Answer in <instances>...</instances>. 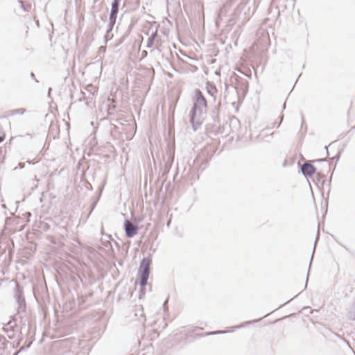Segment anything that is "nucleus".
Returning <instances> with one entry per match:
<instances>
[{"label":"nucleus","mask_w":355,"mask_h":355,"mask_svg":"<svg viewBox=\"0 0 355 355\" xmlns=\"http://www.w3.org/2000/svg\"><path fill=\"white\" fill-rule=\"evenodd\" d=\"M193 105L190 111V123L193 130L196 131L202 125L207 113V101L202 92L197 89L193 96Z\"/></svg>","instance_id":"obj_1"},{"label":"nucleus","mask_w":355,"mask_h":355,"mask_svg":"<svg viewBox=\"0 0 355 355\" xmlns=\"http://www.w3.org/2000/svg\"><path fill=\"white\" fill-rule=\"evenodd\" d=\"M151 260L149 259H144L141 261V268L143 270L140 275V284L141 286H144L147 284V281L150 273V265Z\"/></svg>","instance_id":"obj_2"},{"label":"nucleus","mask_w":355,"mask_h":355,"mask_svg":"<svg viewBox=\"0 0 355 355\" xmlns=\"http://www.w3.org/2000/svg\"><path fill=\"white\" fill-rule=\"evenodd\" d=\"M121 0H113L111 5V10L109 16V21H110V26H114L116 21L117 14L119 12V8Z\"/></svg>","instance_id":"obj_3"},{"label":"nucleus","mask_w":355,"mask_h":355,"mask_svg":"<svg viewBox=\"0 0 355 355\" xmlns=\"http://www.w3.org/2000/svg\"><path fill=\"white\" fill-rule=\"evenodd\" d=\"M124 230L126 236L131 238L137 233L138 227L128 220H125L124 222Z\"/></svg>","instance_id":"obj_4"},{"label":"nucleus","mask_w":355,"mask_h":355,"mask_svg":"<svg viewBox=\"0 0 355 355\" xmlns=\"http://www.w3.org/2000/svg\"><path fill=\"white\" fill-rule=\"evenodd\" d=\"M301 171L304 176L311 177L315 173V167L306 162L301 166Z\"/></svg>","instance_id":"obj_5"},{"label":"nucleus","mask_w":355,"mask_h":355,"mask_svg":"<svg viewBox=\"0 0 355 355\" xmlns=\"http://www.w3.org/2000/svg\"><path fill=\"white\" fill-rule=\"evenodd\" d=\"M205 87L207 93L214 102L216 101V96L218 92L216 85L212 83L207 82Z\"/></svg>","instance_id":"obj_6"},{"label":"nucleus","mask_w":355,"mask_h":355,"mask_svg":"<svg viewBox=\"0 0 355 355\" xmlns=\"http://www.w3.org/2000/svg\"><path fill=\"white\" fill-rule=\"evenodd\" d=\"M157 35V31L153 32L149 37L148 42H147V47L151 48L153 46L154 41Z\"/></svg>","instance_id":"obj_7"},{"label":"nucleus","mask_w":355,"mask_h":355,"mask_svg":"<svg viewBox=\"0 0 355 355\" xmlns=\"http://www.w3.org/2000/svg\"><path fill=\"white\" fill-rule=\"evenodd\" d=\"M26 109L24 108H19V109H15L10 111L9 114L10 115H15V114H24L26 112Z\"/></svg>","instance_id":"obj_8"},{"label":"nucleus","mask_w":355,"mask_h":355,"mask_svg":"<svg viewBox=\"0 0 355 355\" xmlns=\"http://www.w3.org/2000/svg\"><path fill=\"white\" fill-rule=\"evenodd\" d=\"M114 26H110V21H109L108 28L107 29L106 34L105 35V37L106 40H110V39H111L112 37V35L110 37V33L113 30Z\"/></svg>","instance_id":"obj_9"},{"label":"nucleus","mask_w":355,"mask_h":355,"mask_svg":"<svg viewBox=\"0 0 355 355\" xmlns=\"http://www.w3.org/2000/svg\"><path fill=\"white\" fill-rule=\"evenodd\" d=\"M225 12V6H223L220 8V10L218 12V17L221 18L223 16Z\"/></svg>","instance_id":"obj_10"},{"label":"nucleus","mask_w":355,"mask_h":355,"mask_svg":"<svg viewBox=\"0 0 355 355\" xmlns=\"http://www.w3.org/2000/svg\"><path fill=\"white\" fill-rule=\"evenodd\" d=\"M105 50H106V48L105 46H101L99 48L98 51H99V53H105Z\"/></svg>","instance_id":"obj_11"},{"label":"nucleus","mask_w":355,"mask_h":355,"mask_svg":"<svg viewBox=\"0 0 355 355\" xmlns=\"http://www.w3.org/2000/svg\"><path fill=\"white\" fill-rule=\"evenodd\" d=\"M25 216L27 217V218H29L31 216V212H26L25 214Z\"/></svg>","instance_id":"obj_12"},{"label":"nucleus","mask_w":355,"mask_h":355,"mask_svg":"<svg viewBox=\"0 0 355 355\" xmlns=\"http://www.w3.org/2000/svg\"><path fill=\"white\" fill-rule=\"evenodd\" d=\"M5 139V136H0V143L2 142Z\"/></svg>","instance_id":"obj_13"},{"label":"nucleus","mask_w":355,"mask_h":355,"mask_svg":"<svg viewBox=\"0 0 355 355\" xmlns=\"http://www.w3.org/2000/svg\"><path fill=\"white\" fill-rule=\"evenodd\" d=\"M243 84L245 85V89H248V85L247 80H245V82L243 83Z\"/></svg>","instance_id":"obj_14"},{"label":"nucleus","mask_w":355,"mask_h":355,"mask_svg":"<svg viewBox=\"0 0 355 355\" xmlns=\"http://www.w3.org/2000/svg\"><path fill=\"white\" fill-rule=\"evenodd\" d=\"M19 166L20 168H23V167H24V163H19Z\"/></svg>","instance_id":"obj_15"},{"label":"nucleus","mask_w":355,"mask_h":355,"mask_svg":"<svg viewBox=\"0 0 355 355\" xmlns=\"http://www.w3.org/2000/svg\"><path fill=\"white\" fill-rule=\"evenodd\" d=\"M31 76L32 78L35 77V74L33 72L31 73Z\"/></svg>","instance_id":"obj_16"},{"label":"nucleus","mask_w":355,"mask_h":355,"mask_svg":"<svg viewBox=\"0 0 355 355\" xmlns=\"http://www.w3.org/2000/svg\"><path fill=\"white\" fill-rule=\"evenodd\" d=\"M51 91V88H49V92H48L49 96L50 95Z\"/></svg>","instance_id":"obj_17"},{"label":"nucleus","mask_w":355,"mask_h":355,"mask_svg":"<svg viewBox=\"0 0 355 355\" xmlns=\"http://www.w3.org/2000/svg\"><path fill=\"white\" fill-rule=\"evenodd\" d=\"M317 241H317V239H316L315 240V241H314V243H313V244H314V245H316V244H317Z\"/></svg>","instance_id":"obj_18"},{"label":"nucleus","mask_w":355,"mask_h":355,"mask_svg":"<svg viewBox=\"0 0 355 355\" xmlns=\"http://www.w3.org/2000/svg\"><path fill=\"white\" fill-rule=\"evenodd\" d=\"M170 223H171V220H168V223H167V226H169Z\"/></svg>","instance_id":"obj_19"},{"label":"nucleus","mask_w":355,"mask_h":355,"mask_svg":"<svg viewBox=\"0 0 355 355\" xmlns=\"http://www.w3.org/2000/svg\"><path fill=\"white\" fill-rule=\"evenodd\" d=\"M318 162L324 161V159H318Z\"/></svg>","instance_id":"obj_20"},{"label":"nucleus","mask_w":355,"mask_h":355,"mask_svg":"<svg viewBox=\"0 0 355 355\" xmlns=\"http://www.w3.org/2000/svg\"><path fill=\"white\" fill-rule=\"evenodd\" d=\"M143 54H147V52L146 51H144Z\"/></svg>","instance_id":"obj_21"},{"label":"nucleus","mask_w":355,"mask_h":355,"mask_svg":"<svg viewBox=\"0 0 355 355\" xmlns=\"http://www.w3.org/2000/svg\"><path fill=\"white\" fill-rule=\"evenodd\" d=\"M143 54H147V52L146 51H144Z\"/></svg>","instance_id":"obj_22"},{"label":"nucleus","mask_w":355,"mask_h":355,"mask_svg":"<svg viewBox=\"0 0 355 355\" xmlns=\"http://www.w3.org/2000/svg\"><path fill=\"white\" fill-rule=\"evenodd\" d=\"M325 149L327 150V152L328 153V149H327V146L325 147Z\"/></svg>","instance_id":"obj_23"}]
</instances>
